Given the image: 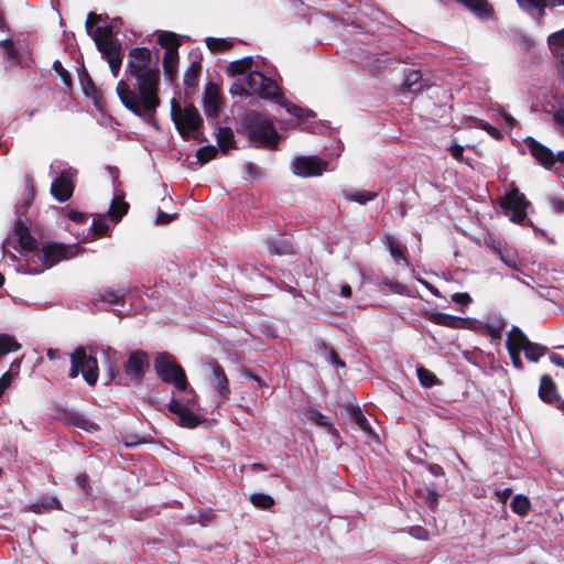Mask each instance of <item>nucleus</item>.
<instances>
[{"mask_svg": "<svg viewBox=\"0 0 564 564\" xmlns=\"http://www.w3.org/2000/svg\"><path fill=\"white\" fill-rule=\"evenodd\" d=\"M159 51L148 47L129 50L126 64L127 80L120 79L116 91L122 105L148 124L155 123L159 96L160 67Z\"/></svg>", "mask_w": 564, "mask_h": 564, "instance_id": "nucleus-1", "label": "nucleus"}, {"mask_svg": "<svg viewBox=\"0 0 564 564\" xmlns=\"http://www.w3.org/2000/svg\"><path fill=\"white\" fill-rule=\"evenodd\" d=\"M237 132L247 135L249 142L254 147L269 150H276L281 139L273 121L256 110H249L242 116Z\"/></svg>", "mask_w": 564, "mask_h": 564, "instance_id": "nucleus-2", "label": "nucleus"}, {"mask_svg": "<svg viewBox=\"0 0 564 564\" xmlns=\"http://www.w3.org/2000/svg\"><path fill=\"white\" fill-rule=\"evenodd\" d=\"M153 368L163 383L172 384L177 391H187L188 380L185 370L172 354L167 351L158 352Z\"/></svg>", "mask_w": 564, "mask_h": 564, "instance_id": "nucleus-3", "label": "nucleus"}, {"mask_svg": "<svg viewBox=\"0 0 564 564\" xmlns=\"http://www.w3.org/2000/svg\"><path fill=\"white\" fill-rule=\"evenodd\" d=\"M171 116L176 130L183 139H197L195 133L203 127V118L193 104L181 107L175 99H172Z\"/></svg>", "mask_w": 564, "mask_h": 564, "instance_id": "nucleus-4", "label": "nucleus"}, {"mask_svg": "<svg viewBox=\"0 0 564 564\" xmlns=\"http://www.w3.org/2000/svg\"><path fill=\"white\" fill-rule=\"evenodd\" d=\"M83 376L85 382L94 387L99 378V367L96 357L88 355L85 347H76L70 354V368L68 377L70 379Z\"/></svg>", "mask_w": 564, "mask_h": 564, "instance_id": "nucleus-5", "label": "nucleus"}, {"mask_svg": "<svg viewBox=\"0 0 564 564\" xmlns=\"http://www.w3.org/2000/svg\"><path fill=\"white\" fill-rule=\"evenodd\" d=\"M41 262V267H31L28 262V273L39 274L44 270L59 263L62 260L70 259L74 256L72 248L58 242H47L42 246L41 250L35 254Z\"/></svg>", "mask_w": 564, "mask_h": 564, "instance_id": "nucleus-6", "label": "nucleus"}, {"mask_svg": "<svg viewBox=\"0 0 564 564\" xmlns=\"http://www.w3.org/2000/svg\"><path fill=\"white\" fill-rule=\"evenodd\" d=\"M498 204L512 223L522 224L525 220L530 202L513 183L506 194L498 198Z\"/></svg>", "mask_w": 564, "mask_h": 564, "instance_id": "nucleus-7", "label": "nucleus"}, {"mask_svg": "<svg viewBox=\"0 0 564 564\" xmlns=\"http://www.w3.org/2000/svg\"><path fill=\"white\" fill-rule=\"evenodd\" d=\"M246 84L251 90V95H258L262 99L278 100L281 96L280 87L272 78L263 73L253 70L247 75Z\"/></svg>", "mask_w": 564, "mask_h": 564, "instance_id": "nucleus-8", "label": "nucleus"}, {"mask_svg": "<svg viewBox=\"0 0 564 564\" xmlns=\"http://www.w3.org/2000/svg\"><path fill=\"white\" fill-rule=\"evenodd\" d=\"M77 170L67 167L63 170L51 184V195L59 203L68 200L75 191Z\"/></svg>", "mask_w": 564, "mask_h": 564, "instance_id": "nucleus-9", "label": "nucleus"}, {"mask_svg": "<svg viewBox=\"0 0 564 564\" xmlns=\"http://www.w3.org/2000/svg\"><path fill=\"white\" fill-rule=\"evenodd\" d=\"M149 367L150 364L148 354L138 349L129 355L127 362L123 365V370L130 380L140 384L142 383Z\"/></svg>", "mask_w": 564, "mask_h": 564, "instance_id": "nucleus-10", "label": "nucleus"}, {"mask_svg": "<svg viewBox=\"0 0 564 564\" xmlns=\"http://www.w3.org/2000/svg\"><path fill=\"white\" fill-rule=\"evenodd\" d=\"M167 409L171 413L177 416L176 424L181 427L185 429H195L200 423V417L195 414L193 409H187L182 400H177V398H172L167 403Z\"/></svg>", "mask_w": 564, "mask_h": 564, "instance_id": "nucleus-11", "label": "nucleus"}, {"mask_svg": "<svg viewBox=\"0 0 564 564\" xmlns=\"http://www.w3.org/2000/svg\"><path fill=\"white\" fill-rule=\"evenodd\" d=\"M327 166L326 161L316 156H300L293 161L294 174L303 177L319 176Z\"/></svg>", "mask_w": 564, "mask_h": 564, "instance_id": "nucleus-12", "label": "nucleus"}, {"mask_svg": "<svg viewBox=\"0 0 564 564\" xmlns=\"http://www.w3.org/2000/svg\"><path fill=\"white\" fill-rule=\"evenodd\" d=\"M224 106L220 89L217 84L208 82L205 85L203 107L209 118H217Z\"/></svg>", "mask_w": 564, "mask_h": 564, "instance_id": "nucleus-13", "label": "nucleus"}, {"mask_svg": "<svg viewBox=\"0 0 564 564\" xmlns=\"http://www.w3.org/2000/svg\"><path fill=\"white\" fill-rule=\"evenodd\" d=\"M208 367L210 369L209 380L212 386L219 394L221 401H227L231 390L224 368L216 360L208 362Z\"/></svg>", "mask_w": 564, "mask_h": 564, "instance_id": "nucleus-14", "label": "nucleus"}, {"mask_svg": "<svg viewBox=\"0 0 564 564\" xmlns=\"http://www.w3.org/2000/svg\"><path fill=\"white\" fill-rule=\"evenodd\" d=\"M524 143L530 154L545 169H551L555 164L554 153L551 149L539 142L532 137L524 139Z\"/></svg>", "mask_w": 564, "mask_h": 564, "instance_id": "nucleus-15", "label": "nucleus"}, {"mask_svg": "<svg viewBox=\"0 0 564 564\" xmlns=\"http://www.w3.org/2000/svg\"><path fill=\"white\" fill-rule=\"evenodd\" d=\"M23 217V214H19L14 224L13 232L18 238L19 246L23 251L34 252L37 250V240L32 236L31 230L26 226Z\"/></svg>", "mask_w": 564, "mask_h": 564, "instance_id": "nucleus-16", "label": "nucleus"}, {"mask_svg": "<svg viewBox=\"0 0 564 564\" xmlns=\"http://www.w3.org/2000/svg\"><path fill=\"white\" fill-rule=\"evenodd\" d=\"M547 46L556 61V65L564 80V28L551 33L546 39Z\"/></svg>", "mask_w": 564, "mask_h": 564, "instance_id": "nucleus-17", "label": "nucleus"}, {"mask_svg": "<svg viewBox=\"0 0 564 564\" xmlns=\"http://www.w3.org/2000/svg\"><path fill=\"white\" fill-rule=\"evenodd\" d=\"M427 318L433 324L453 328V329L468 328L469 324H471V319H469V318L454 316V315H449V314L441 313V312L429 313Z\"/></svg>", "mask_w": 564, "mask_h": 564, "instance_id": "nucleus-18", "label": "nucleus"}, {"mask_svg": "<svg viewBox=\"0 0 564 564\" xmlns=\"http://www.w3.org/2000/svg\"><path fill=\"white\" fill-rule=\"evenodd\" d=\"M429 88V84L423 79L421 70L408 69L404 72V80L401 84V91H409L412 94L423 93Z\"/></svg>", "mask_w": 564, "mask_h": 564, "instance_id": "nucleus-19", "label": "nucleus"}, {"mask_svg": "<svg viewBox=\"0 0 564 564\" xmlns=\"http://www.w3.org/2000/svg\"><path fill=\"white\" fill-rule=\"evenodd\" d=\"M129 293V289L120 286L118 289L105 288L95 294V300L98 302H105L111 305L123 306L126 303V295Z\"/></svg>", "mask_w": 564, "mask_h": 564, "instance_id": "nucleus-20", "label": "nucleus"}, {"mask_svg": "<svg viewBox=\"0 0 564 564\" xmlns=\"http://www.w3.org/2000/svg\"><path fill=\"white\" fill-rule=\"evenodd\" d=\"M61 419L75 427L82 429L84 431H93L96 430L97 426L95 423L86 419L82 413L69 410V409H59L58 410Z\"/></svg>", "mask_w": 564, "mask_h": 564, "instance_id": "nucleus-21", "label": "nucleus"}, {"mask_svg": "<svg viewBox=\"0 0 564 564\" xmlns=\"http://www.w3.org/2000/svg\"><path fill=\"white\" fill-rule=\"evenodd\" d=\"M539 397L550 404L560 401L556 386L549 375H543L540 379Z\"/></svg>", "mask_w": 564, "mask_h": 564, "instance_id": "nucleus-22", "label": "nucleus"}, {"mask_svg": "<svg viewBox=\"0 0 564 564\" xmlns=\"http://www.w3.org/2000/svg\"><path fill=\"white\" fill-rule=\"evenodd\" d=\"M129 204L124 200L123 193L115 195L110 203L108 215L113 223H119L129 210Z\"/></svg>", "mask_w": 564, "mask_h": 564, "instance_id": "nucleus-23", "label": "nucleus"}, {"mask_svg": "<svg viewBox=\"0 0 564 564\" xmlns=\"http://www.w3.org/2000/svg\"><path fill=\"white\" fill-rule=\"evenodd\" d=\"M216 140L219 150L227 153L230 149H236V140L231 128L220 127L216 132Z\"/></svg>", "mask_w": 564, "mask_h": 564, "instance_id": "nucleus-24", "label": "nucleus"}, {"mask_svg": "<svg viewBox=\"0 0 564 564\" xmlns=\"http://www.w3.org/2000/svg\"><path fill=\"white\" fill-rule=\"evenodd\" d=\"M178 52L165 51L163 55V70L164 75L173 82L177 77L178 70Z\"/></svg>", "mask_w": 564, "mask_h": 564, "instance_id": "nucleus-25", "label": "nucleus"}, {"mask_svg": "<svg viewBox=\"0 0 564 564\" xmlns=\"http://www.w3.org/2000/svg\"><path fill=\"white\" fill-rule=\"evenodd\" d=\"M529 343L530 340L525 334L518 326H512L507 336V349L511 350L517 348V350H523Z\"/></svg>", "mask_w": 564, "mask_h": 564, "instance_id": "nucleus-26", "label": "nucleus"}, {"mask_svg": "<svg viewBox=\"0 0 564 564\" xmlns=\"http://www.w3.org/2000/svg\"><path fill=\"white\" fill-rule=\"evenodd\" d=\"M101 53L102 57L107 61L108 64L112 63V61H122V44L119 40H115L113 42H108L101 48H98Z\"/></svg>", "mask_w": 564, "mask_h": 564, "instance_id": "nucleus-27", "label": "nucleus"}, {"mask_svg": "<svg viewBox=\"0 0 564 564\" xmlns=\"http://www.w3.org/2000/svg\"><path fill=\"white\" fill-rule=\"evenodd\" d=\"M387 245L390 251L391 257L393 260L399 263L400 261H404L408 265V259H406V247L397 238L392 236L387 237Z\"/></svg>", "mask_w": 564, "mask_h": 564, "instance_id": "nucleus-28", "label": "nucleus"}, {"mask_svg": "<svg viewBox=\"0 0 564 564\" xmlns=\"http://www.w3.org/2000/svg\"><path fill=\"white\" fill-rule=\"evenodd\" d=\"M253 66V57L246 56L240 59L234 61L228 65L227 74L229 76H238L243 74H249Z\"/></svg>", "mask_w": 564, "mask_h": 564, "instance_id": "nucleus-29", "label": "nucleus"}, {"mask_svg": "<svg viewBox=\"0 0 564 564\" xmlns=\"http://www.w3.org/2000/svg\"><path fill=\"white\" fill-rule=\"evenodd\" d=\"M202 73V63L199 59L192 61L184 73L183 83L187 88H195Z\"/></svg>", "mask_w": 564, "mask_h": 564, "instance_id": "nucleus-30", "label": "nucleus"}, {"mask_svg": "<svg viewBox=\"0 0 564 564\" xmlns=\"http://www.w3.org/2000/svg\"><path fill=\"white\" fill-rule=\"evenodd\" d=\"M158 44L165 48V51L178 52L181 46L180 37L176 33L171 31H161L158 34Z\"/></svg>", "mask_w": 564, "mask_h": 564, "instance_id": "nucleus-31", "label": "nucleus"}, {"mask_svg": "<svg viewBox=\"0 0 564 564\" xmlns=\"http://www.w3.org/2000/svg\"><path fill=\"white\" fill-rule=\"evenodd\" d=\"M90 35L94 39L97 48H101L107 45L108 42H113L116 40L112 37L113 31L109 25L95 28Z\"/></svg>", "mask_w": 564, "mask_h": 564, "instance_id": "nucleus-32", "label": "nucleus"}, {"mask_svg": "<svg viewBox=\"0 0 564 564\" xmlns=\"http://www.w3.org/2000/svg\"><path fill=\"white\" fill-rule=\"evenodd\" d=\"M32 511L42 513L50 510H62V503L56 497L44 496L39 501L32 505Z\"/></svg>", "mask_w": 564, "mask_h": 564, "instance_id": "nucleus-33", "label": "nucleus"}, {"mask_svg": "<svg viewBox=\"0 0 564 564\" xmlns=\"http://www.w3.org/2000/svg\"><path fill=\"white\" fill-rule=\"evenodd\" d=\"M0 47L3 50L4 58L11 63L19 65L21 64L22 55L20 51L15 47L13 40L6 39L0 42Z\"/></svg>", "mask_w": 564, "mask_h": 564, "instance_id": "nucleus-34", "label": "nucleus"}, {"mask_svg": "<svg viewBox=\"0 0 564 564\" xmlns=\"http://www.w3.org/2000/svg\"><path fill=\"white\" fill-rule=\"evenodd\" d=\"M458 3L463 4L470 11L475 12L478 15L489 17L490 8L487 0H456Z\"/></svg>", "mask_w": 564, "mask_h": 564, "instance_id": "nucleus-35", "label": "nucleus"}, {"mask_svg": "<svg viewBox=\"0 0 564 564\" xmlns=\"http://www.w3.org/2000/svg\"><path fill=\"white\" fill-rule=\"evenodd\" d=\"M511 510L519 516H527L530 511L531 503L527 496L516 495L510 503Z\"/></svg>", "mask_w": 564, "mask_h": 564, "instance_id": "nucleus-36", "label": "nucleus"}, {"mask_svg": "<svg viewBox=\"0 0 564 564\" xmlns=\"http://www.w3.org/2000/svg\"><path fill=\"white\" fill-rule=\"evenodd\" d=\"M307 419L310 421L314 422L316 425H318L321 427H325L328 433H330L333 435L337 434V430L334 427V425L319 411H317V410L308 411Z\"/></svg>", "mask_w": 564, "mask_h": 564, "instance_id": "nucleus-37", "label": "nucleus"}, {"mask_svg": "<svg viewBox=\"0 0 564 564\" xmlns=\"http://www.w3.org/2000/svg\"><path fill=\"white\" fill-rule=\"evenodd\" d=\"M349 414L351 420L366 433L372 434V429L369 421L364 415L362 411L358 406H350Z\"/></svg>", "mask_w": 564, "mask_h": 564, "instance_id": "nucleus-38", "label": "nucleus"}, {"mask_svg": "<svg viewBox=\"0 0 564 564\" xmlns=\"http://www.w3.org/2000/svg\"><path fill=\"white\" fill-rule=\"evenodd\" d=\"M522 351H524V356L528 360L536 362L546 354L547 348L540 344L530 341Z\"/></svg>", "mask_w": 564, "mask_h": 564, "instance_id": "nucleus-39", "label": "nucleus"}, {"mask_svg": "<svg viewBox=\"0 0 564 564\" xmlns=\"http://www.w3.org/2000/svg\"><path fill=\"white\" fill-rule=\"evenodd\" d=\"M206 46L214 53L227 52L234 46V42L226 39L207 37Z\"/></svg>", "mask_w": 564, "mask_h": 564, "instance_id": "nucleus-40", "label": "nucleus"}, {"mask_svg": "<svg viewBox=\"0 0 564 564\" xmlns=\"http://www.w3.org/2000/svg\"><path fill=\"white\" fill-rule=\"evenodd\" d=\"M21 345L8 334H0V357L9 352L18 351Z\"/></svg>", "mask_w": 564, "mask_h": 564, "instance_id": "nucleus-41", "label": "nucleus"}, {"mask_svg": "<svg viewBox=\"0 0 564 564\" xmlns=\"http://www.w3.org/2000/svg\"><path fill=\"white\" fill-rule=\"evenodd\" d=\"M505 323L502 321H496L492 323H486L481 327V332L484 335L489 336L490 338L498 340L502 336V332L505 329Z\"/></svg>", "mask_w": 564, "mask_h": 564, "instance_id": "nucleus-42", "label": "nucleus"}, {"mask_svg": "<svg viewBox=\"0 0 564 564\" xmlns=\"http://www.w3.org/2000/svg\"><path fill=\"white\" fill-rule=\"evenodd\" d=\"M250 502L261 510H269L274 506V499L271 496L261 492L252 494Z\"/></svg>", "mask_w": 564, "mask_h": 564, "instance_id": "nucleus-43", "label": "nucleus"}, {"mask_svg": "<svg viewBox=\"0 0 564 564\" xmlns=\"http://www.w3.org/2000/svg\"><path fill=\"white\" fill-rule=\"evenodd\" d=\"M91 231L95 238L109 236L110 227L105 216H98L93 220Z\"/></svg>", "mask_w": 564, "mask_h": 564, "instance_id": "nucleus-44", "label": "nucleus"}, {"mask_svg": "<svg viewBox=\"0 0 564 564\" xmlns=\"http://www.w3.org/2000/svg\"><path fill=\"white\" fill-rule=\"evenodd\" d=\"M416 373L420 383L425 388H431L437 382L436 376L425 367H417Z\"/></svg>", "mask_w": 564, "mask_h": 564, "instance_id": "nucleus-45", "label": "nucleus"}, {"mask_svg": "<svg viewBox=\"0 0 564 564\" xmlns=\"http://www.w3.org/2000/svg\"><path fill=\"white\" fill-rule=\"evenodd\" d=\"M377 195L378 194L376 192H367V191L349 192V193H346V198L364 205L370 200H373L377 197Z\"/></svg>", "mask_w": 564, "mask_h": 564, "instance_id": "nucleus-46", "label": "nucleus"}, {"mask_svg": "<svg viewBox=\"0 0 564 564\" xmlns=\"http://www.w3.org/2000/svg\"><path fill=\"white\" fill-rule=\"evenodd\" d=\"M52 67H53L54 72L61 77L65 87L70 89L73 87L72 76L68 73V70L63 66L61 61H58V59L54 61Z\"/></svg>", "mask_w": 564, "mask_h": 564, "instance_id": "nucleus-47", "label": "nucleus"}, {"mask_svg": "<svg viewBox=\"0 0 564 564\" xmlns=\"http://www.w3.org/2000/svg\"><path fill=\"white\" fill-rule=\"evenodd\" d=\"M420 495L431 509L437 507L440 494L434 488L426 487L425 489H421Z\"/></svg>", "mask_w": 564, "mask_h": 564, "instance_id": "nucleus-48", "label": "nucleus"}, {"mask_svg": "<svg viewBox=\"0 0 564 564\" xmlns=\"http://www.w3.org/2000/svg\"><path fill=\"white\" fill-rule=\"evenodd\" d=\"M217 152L214 145H204L197 150L196 156L200 163H207L216 158Z\"/></svg>", "mask_w": 564, "mask_h": 564, "instance_id": "nucleus-49", "label": "nucleus"}, {"mask_svg": "<svg viewBox=\"0 0 564 564\" xmlns=\"http://www.w3.org/2000/svg\"><path fill=\"white\" fill-rule=\"evenodd\" d=\"M549 2L552 6L556 4H563L564 0H525L524 1V8H535L540 10L541 15L544 13L545 8L547 7Z\"/></svg>", "mask_w": 564, "mask_h": 564, "instance_id": "nucleus-50", "label": "nucleus"}, {"mask_svg": "<svg viewBox=\"0 0 564 564\" xmlns=\"http://www.w3.org/2000/svg\"><path fill=\"white\" fill-rule=\"evenodd\" d=\"M451 297L452 301L459 306L458 310L462 313H465L466 307L473 303V299L467 292H457L452 294Z\"/></svg>", "mask_w": 564, "mask_h": 564, "instance_id": "nucleus-51", "label": "nucleus"}, {"mask_svg": "<svg viewBox=\"0 0 564 564\" xmlns=\"http://www.w3.org/2000/svg\"><path fill=\"white\" fill-rule=\"evenodd\" d=\"M25 189H26V195L21 203V207L26 209L33 203V200L35 198V194H36L35 186H34L32 180H28Z\"/></svg>", "mask_w": 564, "mask_h": 564, "instance_id": "nucleus-52", "label": "nucleus"}, {"mask_svg": "<svg viewBox=\"0 0 564 564\" xmlns=\"http://www.w3.org/2000/svg\"><path fill=\"white\" fill-rule=\"evenodd\" d=\"M408 533L416 539V540H420V541H427L430 539V533L429 531L424 528V527H421V525H412L409 528L408 530Z\"/></svg>", "mask_w": 564, "mask_h": 564, "instance_id": "nucleus-53", "label": "nucleus"}, {"mask_svg": "<svg viewBox=\"0 0 564 564\" xmlns=\"http://www.w3.org/2000/svg\"><path fill=\"white\" fill-rule=\"evenodd\" d=\"M75 481L86 496L93 494V487L90 486L89 476L87 474L83 473L77 475Z\"/></svg>", "mask_w": 564, "mask_h": 564, "instance_id": "nucleus-54", "label": "nucleus"}, {"mask_svg": "<svg viewBox=\"0 0 564 564\" xmlns=\"http://www.w3.org/2000/svg\"><path fill=\"white\" fill-rule=\"evenodd\" d=\"M476 121L478 122V127L488 132L492 138H495L496 140L502 139V133L498 128L491 126L490 123L481 119H476Z\"/></svg>", "mask_w": 564, "mask_h": 564, "instance_id": "nucleus-55", "label": "nucleus"}, {"mask_svg": "<svg viewBox=\"0 0 564 564\" xmlns=\"http://www.w3.org/2000/svg\"><path fill=\"white\" fill-rule=\"evenodd\" d=\"M184 392L186 393V395L181 398L180 400H182L184 402V404L187 406V409H193L195 406V404L197 403V399H198L197 393L189 386H188L187 391H184Z\"/></svg>", "mask_w": 564, "mask_h": 564, "instance_id": "nucleus-56", "label": "nucleus"}, {"mask_svg": "<svg viewBox=\"0 0 564 564\" xmlns=\"http://www.w3.org/2000/svg\"><path fill=\"white\" fill-rule=\"evenodd\" d=\"M323 348L328 351V359L332 364L341 368L346 366L345 362L339 358L338 354L334 350V348L328 347L326 344H323Z\"/></svg>", "mask_w": 564, "mask_h": 564, "instance_id": "nucleus-57", "label": "nucleus"}, {"mask_svg": "<svg viewBox=\"0 0 564 564\" xmlns=\"http://www.w3.org/2000/svg\"><path fill=\"white\" fill-rule=\"evenodd\" d=\"M17 376L12 371L4 372L0 378V397L4 393L6 389H8L12 382V379Z\"/></svg>", "mask_w": 564, "mask_h": 564, "instance_id": "nucleus-58", "label": "nucleus"}, {"mask_svg": "<svg viewBox=\"0 0 564 564\" xmlns=\"http://www.w3.org/2000/svg\"><path fill=\"white\" fill-rule=\"evenodd\" d=\"M101 20V17L95 12H89L86 19L85 28L88 34L95 30L94 26Z\"/></svg>", "mask_w": 564, "mask_h": 564, "instance_id": "nucleus-59", "label": "nucleus"}, {"mask_svg": "<svg viewBox=\"0 0 564 564\" xmlns=\"http://www.w3.org/2000/svg\"><path fill=\"white\" fill-rule=\"evenodd\" d=\"M231 95L237 96H251V93L246 88L243 83L236 82L231 85L229 89Z\"/></svg>", "mask_w": 564, "mask_h": 564, "instance_id": "nucleus-60", "label": "nucleus"}, {"mask_svg": "<svg viewBox=\"0 0 564 564\" xmlns=\"http://www.w3.org/2000/svg\"><path fill=\"white\" fill-rule=\"evenodd\" d=\"M448 151L451 152L452 156L458 161V162H464L465 161V158H464V147H462L460 144H453L449 147Z\"/></svg>", "mask_w": 564, "mask_h": 564, "instance_id": "nucleus-61", "label": "nucleus"}, {"mask_svg": "<svg viewBox=\"0 0 564 564\" xmlns=\"http://www.w3.org/2000/svg\"><path fill=\"white\" fill-rule=\"evenodd\" d=\"M177 218V214H167L165 212L160 210L156 216L158 225H167L172 220Z\"/></svg>", "mask_w": 564, "mask_h": 564, "instance_id": "nucleus-62", "label": "nucleus"}, {"mask_svg": "<svg viewBox=\"0 0 564 564\" xmlns=\"http://www.w3.org/2000/svg\"><path fill=\"white\" fill-rule=\"evenodd\" d=\"M67 217L76 223V224H84L87 219V215L82 213V212H78V210H75V209H70L68 213H67Z\"/></svg>", "mask_w": 564, "mask_h": 564, "instance_id": "nucleus-63", "label": "nucleus"}, {"mask_svg": "<svg viewBox=\"0 0 564 564\" xmlns=\"http://www.w3.org/2000/svg\"><path fill=\"white\" fill-rule=\"evenodd\" d=\"M554 122L560 127V132L564 135V108H560L553 115Z\"/></svg>", "mask_w": 564, "mask_h": 564, "instance_id": "nucleus-64", "label": "nucleus"}]
</instances>
